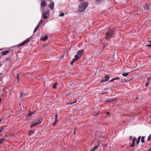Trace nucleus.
<instances>
[{
	"label": "nucleus",
	"mask_w": 151,
	"mask_h": 151,
	"mask_svg": "<svg viewBox=\"0 0 151 151\" xmlns=\"http://www.w3.org/2000/svg\"><path fill=\"white\" fill-rule=\"evenodd\" d=\"M148 81H149V80L151 79V78L150 77H149V78H148Z\"/></svg>",
	"instance_id": "nucleus-35"
},
{
	"label": "nucleus",
	"mask_w": 151,
	"mask_h": 151,
	"mask_svg": "<svg viewBox=\"0 0 151 151\" xmlns=\"http://www.w3.org/2000/svg\"><path fill=\"white\" fill-rule=\"evenodd\" d=\"M136 139V138L135 137H134L132 139V144L131 145V146L132 147H133L135 145V142Z\"/></svg>",
	"instance_id": "nucleus-11"
},
{
	"label": "nucleus",
	"mask_w": 151,
	"mask_h": 151,
	"mask_svg": "<svg viewBox=\"0 0 151 151\" xmlns=\"http://www.w3.org/2000/svg\"><path fill=\"white\" fill-rule=\"evenodd\" d=\"M73 63L74 62L72 61L70 62V64L72 65H73Z\"/></svg>",
	"instance_id": "nucleus-34"
},
{
	"label": "nucleus",
	"mask_w": 151,
	"mask_h": 151,
	"mask_svg": "<svg viewBox=\"0 0 151 151\" xmlns=\"http://www.w3.org/2000/svg\"><path fill=\"white\" fill-rule=\"evenodd\" d=\"M76 101H77V100H76L75 101V102H74V103H75L76 102ZM73 103H72V104H73Z\"/></svg>",
	"instance_id": "nucleus-42"
},
{
	"label": "nucleus",
	"mask_w": 151,
	"mask_h": 151,
	"mask_svg": "<svg viewBox=\"0 0 151 151\" xmlns=\"http://www.w3.org/2000/svg\"><path fill=\"white\" fill-rule=\"evenodd\" d=\"M109 112H107V115H109Z\"/></svg>",
	"instance_id": "nucleus-38"
},
{
	"label": "nucleus",
	"mask_w": 151,
	"mask_h": 151,
	"mask_svg": "<svg viewBox=\"0 0 151 151\" xmlns=\"http://www.w3.org/2000/svg\"><path fill=\"white\" fill-rule=\"evenodd\" d=\"M29 40L30 39L29 38L23 41L21 44H20L19 45V46H22V45L25 44L28 42H29Z\"/></svg>",
	"instance_id": "nucleus-7"
},
{
	"label": "nucleus",
	"mask_w": 151,
	"mask_h": 151,
	"mask_svg": "<svg viewBox=\"0 0 151 151\" xmlns=\"http://www.w3.org/2000/svg\"><path fill=\"white\" fill-rule=\"evenodd\" d=\"M149 82L147 81V83H146L145 84V86L146 87H147L149 85Z\"/></svg>",
	"instance_id": "nucleus-28"
},
{
	"label": "nucleus",
	"mask_w": 151,
	"mask_h": 151,
	"mask_svg": "<svg viewBox=\"0 0 151 151\" xmlns=\"http://www.w3.org/2000/svg\"><path fill=\"white\" fill-rule=\"evenodd\" d=\"M1 65H0V67H1Z\"/></svg>",
	"instance_id": "nucleus-45"
},
{
	"label": "nucleus",
	"mask_w": 151,
	"mask_h": 151,
	"mask_svg": "<svg viewBox=\"0 0 151 151\" xmlns=\"http://www.w3.org/2000/svg\"><path fill=\"white\" fill-rule=\"evenodd\" d=\"M4 129V127H1L0 129V133Z\"/></svg>",
	"instance_id": "nucleus-26"
},
{
	"label": "nucleus",
	"mask_w": 151,
	"mask_h": 151,
	"mask_svg": "<svg viewBox=\"0 0 151 151\" xmlns=\"http://www.w3.org/2000/svg\"><path fill=\"white\" fill-rule=\"evenodd\" d=\"M119 79V77L116 78H113L112 79H111V80L109 82H112L113 81H114L115 80H117V79Z\"/></svg>",
	"instance_id": "nucleus-21"
},
{
	"label": "nucleus",
	"mask_w": 151,
	"mask_h": 151,
	"mask_svg": "<svg viewBox=\"0 0 151 151\" xmlns=\"http://www.w3.org/2000/svg\"><path fill=\"white\" fill-rule=\"evenodd\" d=\"M139 141L140 140H139V139H137L136 142L137 144H138L139 143Z\"/></svg>",
	"instance_id": "nucleus-30"
},
{
	"label": "nucleus",
	"mask_w": 151,
	"mask_h": 151,
	"mask_svg": "<svg viewBox=\"0 0 151 151\" xmlns=\"http://www.w3.org/2000/svg\"><path fill=\"white\" fill-rule=\"evenodd\" d=\"M26 94L23 92H22L20 93V98L22 99L25 95Z\"/></svg>",
	"instance_id": "nucleus-14"
},
{
	"label": "nucleus",
	"mask_w": 151,
	"mask_h": 151,
	"mask_svg": "<svg viewBox=\"0 0 151 151\" xmlns=\"http://www.w3.org/2000/svg\"><path fill=\"white\" fill-rule=\"evenodd\" d=\"M2 119H0V123L1 122Z\"/></svg>",
	"instance_id": "nucleus-40"
},
{
	"label": "nucleus",
	"mask_w": 151,
	"mask_h": 151,
	"mask_svg": "<svg viewBox=\"0 0 151 151\" xmlns=\"http://www.w3.org/2000/svg\"><path fill=\"white\" fill-rule=\"evenodd\" d=\"M126 82L128 81H125Z\"/></svg>",
	"instance_id": "nucleus-44"
},
{
	"label": "nucleus",
	"mask_w": 151,
	"mask_h": 151,
	"mask_svg": "<svg viewBox=\"0 0 151 151\" xmlns=\"http://www.w3.org/2000/svg\"><path fill=\"white\" fill-rule=\"evenodd\" d=\"M58 114H57L56 113H55V121L52 124L53 126H55L57 124V123L58 121Z\"/></svg>",
	"instance_id": "nucleus-8"
},
{
	"label": "nucleus",
	"mask_w": 151,
	"mask_h": 151,
	"mask_svg": "<svg viewBox=\"0 0 151 151\" xmlns=\"http://www.w3.org/2000/svg\"><path fill=\"white\" fill-rule=\"evenodd\" d=\"M57 83H55L52 86V88H56Z\"/></svg>",
	"instance_id": "nucleus-22"
},
{
	"label": "nucleus",
	"mask_w": 151,
	"mask_h": 151,
	"mask_svg": "<svg viewBox=\"0 0 151 151\" xmlns=\"http://www.w3.org/2000/svg\"><path fill=\"white\" fill-rule=\"evenodd\" d=\"M101 0H96V1L97 2H99Z\"/></svg>",
	"instance_id": "nucleus-37"
},
{
	"label": "nucleus",
	"mask_w": 151,
	"mask_h": 151,
	"mask_svg": "<svg viewBox=\"0 0 151 151\" xmlns=\"http://www.w3.org/2000/svg\"><path fill=\"white\" fill-rule=\"evenodd\" d=\"M84 51L83 50H81L78 51L77 53V55L78 56V58L79 59H80L81 58L82 55Z\"/></svg>",
	"instance_id": "nucleus-5"
},
{
	"label": "nucleus",
	"mask_w": 151,
	"mask_h": 151,
	"mask_svg": "<svg viewBox=\"0 0 151 151\" xmlns=\"http://www.w3.org/2000/svg\"><path fill=\"white\" fill-rule=\"evenodd\" d=\"M129 138L130 140H132V136H130L129 137Z\"/></svg>",
	"instance_id": "nucleus-36"
},
{
	"label": "nucleus",
	"mask_w": 151,
	"mask_h": 151,
	"mask_svg": "<svg viewBox=\"0 0 151 151\" xmlns=\"http://www.w3.org/2000/svg\"><path fill=\"white\" fill-rule=\"evenodd\" d=\"M107 89V88H105L104 89V90H105L106 89Z\"/></svg>",
	"instance_id": "nucleus-43"
},
{
	"label": "nucleus",
	"mask_w": 151,
	"mask_h": 151,
	"mask_svg": "<svg viewBox=\"0 0 151 151\" xmlns=\"http://www.w3.org/2000/svg\"><path fill=\"white\" fill-rule=\"evenodd\" d=\"M9 53V51L8 50H6L3 51L2 52V54L3 55H6Z\"/></svg>",
	"instance_id": "nucleus-15"
},
{
	"label": "nucleus",
	"mask_w": 151,
	"mask_h": 151,
	"mask_svg": "<svg viewBox=\"0 0 151 151\" xmlns=\"http://www.w3.org/2000/svg\"><path fill=\"white\" fill-rule=\"evenodd\" d=\"M42 21L40 20L39 23L38 24V25L35 28L34 31V33H35L36 32L37 29L39 28V27H40V26L41 23L42 22Z\"/></svg>",
	"instance_id": "nucleus-10"
},
{
	"label": "nucleus",
	"mask_w": 151,
	"mask_h": 151,
	"mask_svg": "<svg viewBox=\"0 0 151 151\" xmlns=\"http://www.w3.org/2000/svg\"><path fill=\"white\" fill-rule=\"evenodd\" d=\"M42 16L44 19H47L48 17L49 14L48 12H45L42 13Z\"/></svg>",
	"instance_id": "nucleus-6"
},
{
	"label": "nucleus",
	"mask_w": 151,
	"mask_h": 151,
	"mask_svg": "<svg viewBox=\"0 0 151 151\" xmlns=\"http://www.w3.org/2000/svg\"><path fill=\"white\" fill-rule=\"evenodd\" d=\"M141 141L142 142L144 143L145 142L144 139V137H142L141 139Z\"/></svg>",
	"instance_id": "nucleus-23"
},
{
	"label": "nucleus",
	"mask_w": 151,
	"mask_h": 151,
	"mask_svg": "<svg viewBox=\"0 0 151 151\" xmlns=\"http://www.w3.org/2000/svg\"><path fill=\"white\" fill-rule=\"evenodd\" d=\"M46 4V1H43L41 3V6L42 7H45Z\"/></svg>",
	"instance_id": "nucleus-13"
},
{
	"label": "nucleus",
	"mask_w": 151,
	"mask_h": 151,
	"mask_svg": "<svg viewBox=\"0 0 151 151\" xmlns=\"http://www.w3.org/2000/svg\"><path fill=\"white\" fill-rule=\"evenodd\" d=\"M4 140V139H1V140L0 139V143H2V142Z\"/></svg>",
	"instance_id": "nucleus-31"
},
{
	"label": "nucleus",
	"mask_w": 151,
	"mask_h": 151,
	"mask_svg": "<svg viewBox=\"0 0 151 151\" xmlns=\"http://www.w3.org/2000/svg\"><path fill=\"white\" fill-rule=\"evenodd\" d=\"M108 92H106V93H107V94H108Z\"/></svg>",
	"instance_id": "nucleus-41"
},
{
	"label": "nucleus",
	"mask_w": 151,
	"mask_h": 151,
	"mask_svg": "<svg viewBox=\"0 0 151 151\" xmlns=\"http://www.w3.org/2000/svg\"><path fill=\"white\" fill-rule=\"evenodd\" d=\"M75 134V130L73 133V134Z\"/></svg>",
	"instance_id": "nucleus-39"
},
{
	"label": "nucleus",
	"mask_w": 151,
	"mask_h": 151,
	"mask_svg": "<svg viewBox=\"0 0 151 151\" xmlns=\"http://www.w3.org/2000/svg\"><path fill=\"white\" fill-rule=\"evenodd\" d=\"M150 43V44H148L147 45V46H148L149 47H151V41H148Z\"/></svg>",
	"instance_id": "nucleus-27"
},
{
	"label": "nucleus",
	"mask_w": 151,
	"mask_h": 151,
	"mask_svg": "<svg viewBox=\"0 0 151 151\" xmlns=\"http://www.w3.org/2000/svg\"><path fill=\"white\" fill-rule=\"evenodd\" d=\"M88 5V3L87 2H85L82 5V6L80 7L79 9L80 11H83L85 10Z\"/></svg>",
	"instance_id": "nucleus-2"
},
{
	"label": "nucleus",
	"mask_w": 151,
	"mask_h": 151,
	"mask_svg": "<svg viewBox=\"0 0 151 151\" xmlns=\"http://www.w3.org/2000/svg\"><path fill=\"white\" fill-rule=\"evenodd\" d=\"M74 57L75 58L73 59L72 60L73 62L77 60H78V59H79L78 58V56L77 55H75L74 56Z\"/></svg>",
	"instance_id": "nucleus-16"
},
{
	"label": "nucleus",
	"mask_w": 151,
	"mask_h": 151,
	"mask_svg": "<svg viewBox=\"0 0 151 151\" xmlns=\"http://www.w3.org/2000/svg\"><path fill=\"white\" fill-rule=\"evenodd\" d=\"M99 113H96L94 115V116H97L99 115Z\"/></svg>",
	"instance_id": "nucleus-32"
},
{
	"label": "nucleus",
	"mask_w": 151,
	"mask_h": 151,
	"mask_svg": "<svg viewBox=\"0 0 151 151\" xmlns=\"http://www.w3.org/2000/svg\"><path fill=\"white\" fill-rule=\"evenodd\" d=\"M19 76V73H17V79L18 81V78Z\"/></svg>",
	"instance_id": "nucleus-29"
},
{
	"label": "nucleus",
	"mask_w": 151,
	"mask_h": 151,
	"mask_svg": "<svg viewBox=\"0 0 151 151\" xmlns=\"http://www.w3.org/2000/svg\"><path fill=\"white\" fill-rule=\"evenodd\" d=\"M64 14L63 13H60L59 15V17H63L64 16Z\"/></svg>",
	"instance_id": "nucleus-25"
},
{
	"label": "nucleus",
	"mask_w": 151,
	"mask_h": 151,
	"mask_svg": "<svg viewBox=\"0 0 151 151\" xmlns=\"http://www.w3.org/2000/svg\"><path fill=\"white\" fill-rule=\"evenodd\" d=\"M141 137L140 136H139V137L137 139H139V140H140V139H141Z\"/></svg>",
	"instance_id": "nucleus-33"
},
{
	"label": "nucleus",
	"mask_w": 151,
	"mask_h": 151,
	"mask_svg": "<svg viewBox=\"0 0 151 151\" xmlns=\"http://www.w3.org/2000/svg\"><path fill=\"white\" fill-rule=\"evenodd\" d=\"M109 78V76L108 75H106L101 80L100 82L103 83L104 82L108 81Z\"/></svg>",
	"instance_id": "nucleus-3"
},
{
	"label": "nucleus",
	"mask_w": 151,
	"mask_h": 151,
	"mask_svg": "<svg viewBox=\"0 0 151 151\" xmlns=\"http://www.w3.org/2000/svg\"><path fill=\"white\" fill-rule=\"evenodd\" d=\"M54 3L53 2H51L49 4L48 7L50 8V9L52 10L53 9L54 7Z\"/></svg>",
	"instance_id": "nucleus-9"
},
{
	"label": "nucleus",
	"mask_w": 151,
	"mask_h": 151,
	"mask_svg": "<svg viewBox=\"0 0 151 151\" xmlns=\"http://www.w3.org/2000/svg\"><path fill=\"white\" fill-rule=\"evenodd\" d=\"M33 114V113L32 112H29L28 114L27 115V117H28L29 116H32Z\"/></svg>",
	"instance_id": "nucleus-19"
},
{
	"label": "nucleus",
	"mask_w": 151,
	"mask_h": 151,
	"mask_svg": "<svg viewBox=\"0 0 151 151\" xmlns=\"http://www.w3.org/2000/svg\"><path fill=\"white\" fill-rule=\"evenodd\" d=\"M42 120H43L42 118V117L40 118H39L38 119L37 122V123H35L34 124H33L32 125L30 126L31 127L32 126H36V125H37L39 124H40L42 122Z\"/></svg>",
	"instance_id": "nucleus-4"
},
{
	"label": "nucleus",
	"mask_w": 151,
	"mask_h": 151,
	"mask_svg": "<svg viewBox=\"0 0 151 151\" xmlns=\"http://www.w3.org/2000/svg\"><path fill=\"white\" fill-rule=\"evenodd\" d=\"M150 139H151V134H150V136L148 137V139H147V141H149Z\"/></svg>",
	"instance_id": "nucleus-24"
},
{
	"label": "nucleus",
	"mask_w": 151,
	"mask_h": 151,
	"mask_svg": "<svg viewBox=\"0 0 151 151\" xmlns=\"http://www.w3.org/2000/svg\"><path fill=\"white\" fill-rule=\"evenodd\" d=\"M99 144H98L97 145L95 146L92 150L91 151H94L96 149L99 147Z\"/></svg>",
	"instance_id": "nucleus-18"
},
{
	"label": "nucleus",
	"mask_w": 151,
	"mask_h": 151,
	"mask_svg": "<svg viewBox=\"0 0 151 151\" xmlns=\"http://www.w3.org/2000/svg\"><path fill=\"white\" fill-rule=\"evenodd\" d=\"M129 74V73H124L122 74V75L124 77H126Z\"/></svg>",
	"instance_id": "nucleus-20"
},
{
	"label": "nucleus",
	"mask_w": 151,
	"mask_h": 151,
	"mask_svg": "<svg viewBox=\"0 0 151 151\" xmlns=\"http://www.w3.org/2000/svg\"><path fill=\"white\" fill-rule=\"evenodd\" d=\"M143 8L145 10H147L149 9V7L148 5H145L143 6Z\"/></svg>",
	"instance_id": "nucleus-17"
},
{
	"label": "nucleus",
	"mask_w": 151,
	"mask_h": 151,
	"mask_svg": "<svg viewBox=\"0 0 151 151\" xmlns=\"http://www.w3.org/2000/svg\"><path fill=\"white\" fill-rule=\"evenodd\" d=\"M113 35V31L112 30H109L106 33V39H109L111 38Z\"/></svg>",
	"instance_id": "nucleus-1"
},
{
	"label": "nucleus",
	"mask_w": 151,
	"mask_h": 151,
	"mask_svg": "<svg viewBox=\"0 0 151 151\" xmlns=\"http://www.w3.org/2000/svg\"><path fill=\"white\" fill-rule=\"evenodd\" d=\"M48 36H45L44 37H41V39L43 41H45L48 39Z\"/></svg>",
	"instance_id": "nucleus-12"
}]
</instances>
